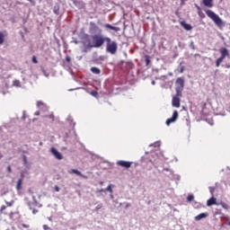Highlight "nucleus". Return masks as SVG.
I'll list each match as a JSON object with an SVG mask.
<instances>
[{"label":"nucleus","instance_id":"13","mask_svg":"<svg viewBox=\"0 0 230 230\" xmlns=\"http://www.w3.org/2000/svg\"><path fill=\"white\" fill-rule=\"evenodd\" d=\"M75 6H76L77 8H79V10H82V8H84V2L83 1H79V0H72Z\"/></svg>","mask_w":230,"mask_h":230},{"label":"nucleus","instance_id":"62","mask_svg":"<svg viewBox=\"0 0 230 230\" xmlns=\"http://www.w3.org/2000/svg\"><path fill=\"white\" fill-rule=\"evenodd\" d=\"M75 125H76V123L73 122V127H75Z\"/></svg>","mask_w":230,"mask_h":230},{"label":"nucleus","instance_id":"52","mask_svg":"<svg viewBox=\"0 0 230 230\" xmlns=\"http://www.w3.org/2000/svg\"><path fill=\"white\" fill-rule=\"evenodd\" d=\"M23 163H24V164H26V163H28V160L26 159V156H23Z\"/></svg>","mask_w":230,"mask_h":230},{"label":"nucleus","instance_id":"24","mask_svg":"<svg viewBox=\"0 0 230 230\" xmlns=\"http://www.w3.org/2000/svg\"><path fill=\"white\" fill-rule=\"evenodd\" d=\"M193 199H195V196H193V194H190V195H189V196L187 197V200H188L189 202H191V201L193 200Z\"/></svg>","mask_w":230,"mask_h":230},{"label":"nucleus","instance_id":"12","mask_svg":"<svg viewBox=\"0 0 230 230\" xmlns=\"http://www.w3.org/2000/svg\"><path fill=\"white\" fill-rule=\"evenodd\" d=\"M167 177H170L172 181H181V175L173 173V171H171V174H168Z\"/></svg>","mask_w":230,"mask_h":230},{"label":"nucleus","instance_id":"31","mask_svg":"<svg viewBox=\"0 0 230 230\" xmlns=\"http://www.w3.org/2000/svg\"><path fill=\"white\" fill-rule=\"evenodd\" d=\"M222 208H224V209H229V206L226 203H221Z\"/></svg>","mask_w":230,"mask_h":230},{"label":"nucleus","instance_id":"48","mask_svg":"<svg viewBox=\"0 0 230 230\" xmlns=\"http://www.w3.org/2000/svg\"><path fill=\"white\" fill-rule=\"evenodd\" d=\"M4 209H6V206L4 205V206L1 207L0 211H4Z\"/></svg>","mask_w":230,"mask_h":230},{"label":"nucleus","instance_id":"35","mask_svg":"<svg viewBox=\"0 0 230 230\" xmlns=\"http://www.w3.org/2000/svg\"><path fill=\"white\" fill-rule=\"evenodd\" d=\"M66 120H68L70 122V125H71V123H73V118L71 116H68L66 118Z\"/></svg>","mask_w":230,"mask_h":230},{"label":"nucleus","instance_id":"7","mask_svg":"<svg viewBox=\"0 0 230 230\" xmlns=\"http://www.w3.org/2000/svg\"><path fill=\"white\" fill-rule=\"evenodd\" d=\"M117 164L119 166H121L122 168H130L132 166V162H127V161H123V160H119L117 162Z\"/></svg>","mask_w":230,"mask_h":230},{"label":"nucleus","instance_id":"30","mask_svg":"<svg viewBox=\"0 0 230 230\" xmlns=\"http://www.w3.org/2000/svg\"><path fill=\"white\" fill-rule=\"evenodd\" d=\"M150 64V58L148 56H146V66H149Z\"/></svg>","mask_w":230,"mask_h":230},{"label":"nucleus","instance_id":"5","mask_svg":"<svg viewBox=\"0 0 230 230\" xmlns=\"http://www.w3.org/2000/svg\"><path fill=\"white\" fill-rule=\"evenodd\" d=\"M181 98H182V95H178L177 93H175L172 100V107H175L176 109H179V107H181Z\"/></svg>","mask_w":230,"mask_h":230},{"label":"nucleus","instance_id":"40","mask_svg":"<svg viewBox=\"0 0 230 230\" xmlns=\"http://www.w3.org/2000/svg\"><path fill=\"white\" fill-rule=\"evenodd\" d=\"M32 200H33L34 204H36V206H37L38 202H37V198H35V196H32Z\"/></svg>","mask_w":230,"mask_h":230},{"label":"nucleus","instance_id":"20","mask_svg":"<svg viewBox=\"0 0 230 230\" xmlns=\"http://www.w3.org/2000/svg\"><path fill=\"white\" fill-rule=\"evenodd\" d=\"M225 58H222V56H220L216 61V67H220V65L224 62Z\"/></svg>","mask_w":230,"mask_h":230},{"label":"nucleus","instance_id":"58","mask_svg":"<svg viewBox=\"0 0 230 230\" xmlns=\"http://www.w3.org/2000/svg\"><path fill=\"white\" fill-rule=\"evenodd\" d=\"M48 219L49 220V222H53V219H51V217H48Z\"/></svg>","mask_w":230,"mask_h":230},{"label":"nucleus","instance_id":"47","mask_svg":"<svg viewBox=\"0 0 230 230\" xmlns=\"http://www.w3.org/2000/svg\"><path fill=\"white\" fill-rule=\"evenodd\" d=\"M55 191H60V187L59 186H55Z\"/></svg>","mask_w":230,"mask_h":230},{"label":"nucleus","instance_id":"29","mask_svg":"<svg viewBox=\"0 0 230 230\" xmlns=\"http://www.w3.org/2000/svg\"><path fill=\"white\" fill-rule=\"evenodd\" d=\"M102 208H103L102 204H99L95 207V211H99V209H102Z\"/></svg>","mask_w":230,"mask_h":230},{"label":"nucleus","instance_id":"64","mask_svg":"<svg viewBox=\"0 0 230 230\" xmlns=\"http://www.w3.org/2000/svg\"><path fill=\"white\" fill-rule=\"evenodd\" d=\"M228 226H230V221H229V223H228Z\"/></svg>","mask_w":230,"mask_h":230},{"label":"nucleus","instance_id":"26","mask_svg":"<svg viewBox=\"0 0 230 230\" xmlns=\"http://www.w3.org/2000/svg\"><path fill=\"white\" fill-rule=\"evenodd\" d=\"M105 191H110V193H112V185H108V187L105 189Z\"/></svg>","mask_w":230,"mask_h":230},{"label":"nucleus","instance_id":"33","mask_svg":"<svg viewBox=\"0 0 230 230\" xmlns=\"http://www.w3.org/2000/svg\"><path fill=\"white\" fill-rule=\"evenodd\" d=\"M44 230H51V227H49L48 225H43Z\"/></svg>","mask_w":230,"mask_h":230},{"label":"nucleus","instance_id":"18","mask_svg":"<svg viewBox=\"0 0 230 230\" xmlns=\"http://www.w3.org/2000/svg\"><path fill=\"white\" fill-rule=\"evenodd\" d=\"M213 0H203V4L208 8L213 7Z\"/></svg>","mask_w":230,"mask_h":230},{"label":"nucleus","instance_id":"2","mask_svg":"<svg viewBox=\"0 0 230 230\" xmlns=\"http://www.w3.org/2000/svg\"><path fill=\"white\" fill-rule=\"evenodd\" d=\"M106 52L110 55H116L118 53V42L113 41L111 38L106 40Z\"/></svg>","mask_w":230,"mask_h":230},{"label":"nucleus","instance_id":"10","mask_svg":"<svg viewBox=\"0 0 230 230\" xmlns=\"http://www.w3.org/2000/svg\"><path fill=\"white\" fill-rule=\"evenodd\" d=\"M220 57L223 58H226V57H229V50H227L226 48H221L219 49Z\"/></svg>","mask_w":230,"mask_h":230},{"label":"nucleus","instance_id":"56","mask_svg":"<svg viewBox=\"0 0 230 230\" xmlns=\"http://www.w3.org/2000/svg\"><path fill=\"white\" fill-rule=\"evenodd\" d=\"M152 85H155V81L151 82Z\"/></svg>","mask_w":230,"mask_h":230},{"label":"nucleus","instance_id":"63","mask_svg":"<svg viewBox=\"0 0 230 230\" xmlns=\"http://www.w3.org/2000/svg\"><path fill=\"white\" fill-rule=\"evenodd\" d=\"M0 159H3V155H0Z\"/></svg>","mask_w":230,"mask_h":230},{"label":"nucleus","instance_id":"51","mask_svg":"<svg viewBox=\"0 0 230 230\" xmlns=\"http://www.w3.org/2000/svg\"><path fill=\"white\" fill-rule=\"evenodd\" d=\"M48 118H49L50 119H55V116L53 114L49 115Z\"/></svg>","mask_w":230,"mask_h":230},{"label":"nucleus","instance_id":"46","mask_svg":"<svg viewBox=\"0 0 230 230\" xmlns=\"http://www.w3.org/2000/svg\"><path fill=\"white\" fill-rule=\"evenodd\" d=\"M27 1H29V3H31V4L35 5V1L34 0H27Z\"/></svg>","mask_w":230,"mask_h":230},{"label":"nucleus","instance_id":"9","mask_svg":"<svg viewBox=\"0 0 230 230\" xmlns=\"http://www.w3.org/2000/svg\"><path fill=\"white\" fill-rule=\"evenodd\" d=\"M37 107L38 109H40V111H42L43 112H46V111H48V106L40 101L37 102Z\"/></svg>","mask_w":230,"mask_h":230},{"label":"nucleus","instance_id":"36","mask_svg":"<svg viewBox=\"0 0 230 230\" xmlns=\"http://www.w3.org/2000/svg\"><path fill=\"white\" fill-rule=\"evenodd\" d=\"M222 67H226V69H230V64L222 65Z\"/></svg>","mask_w":230,"mask_h":230},{"label":"nucleus","instance_id":"34","mask_svg":"<svg viewBox=\"0 0 230 230\" xmlns=\"http://www.w3.org/2000/svg\"><path fill=\"white\" fill-rule=\"evenodd\" d=\"M209 192L211 193V195H213V193H215V188L209 187Z\"/></svg>","mask_w":230,"mask_h":230},{"label":"nucleus","instance_id":"8","mask_svg":"<svg viewBox=\"0 0 230 230\" xmlns=\"http://www.w3.org/2000/svg\"><path fill=\"white\" fill-rule=\"evenodd\" d=\"M50 153L58 161L62 160V154H60V152H58V150H57V148H55V147L50 148Z\"/></svg>","mask_w":230,"mask_h":230},{"label":"nucleus","instance_id":"23","mask_svg":"<svg viewBox=\"0 0 230 230\" xmlns=\"http://www.w3.org/2000/svg\"><path fill=\"white\" fill-rule=\"evenodd\" d=\"M4 34L3 32H0V45L4 44Z\"/></svg>","mask_w":230,"mask_h":230},{"label":"nucleus","instance_id":"61","mask_svg":"<svg viewBox=\"0 0 230 230\" xmlns=\"http://www.w3.org/2000/svg\"><path fill=\"white\" fill-rule=\"evenodd\" d=\"M22 226H23V227H28V226H26V225H22Z\"/></svg>","mask_w":230,"mask_h":230},{"label":"nucleus","instance_id":"55","mask_svg":"<svg viewBox=\"0 0 230 230\" xmlns=\"http://www.w3.org/2000/svg\"><path fill=\"white\" fill-rule=\"evenodd\" d=\"M181 4H184V3H186V1L188 0H181Z\"/></svg>","mask_w":230,"mask_h":230},{"label":"nucleus","instance_id":"54","mask_svg":"<svg viewBox=\"0 0 230 230\" xmlns=\"http://www.w3.org/2000/svg\"><path fill=\"white\" fill-rule=\"evenodd\" d=\"M100 193H102L103 191H106L105 189H101L100 190Z\"/></svg>","mask_w":230,"mask_h":230},{"label":"nucleus","instance_id":"28","mask_svg":"<svg viewBox=\"0 0 230 230\" xmlns=\"http://www.w3.org/2000/svg\"><path fill=\"white\" fill-rule=\"evenodd\" d=\"M90 94H91L92 96H93L94 98H96V96H98V92H96V91H92V92L90 93Z\"/></svg>","mask_w":230,"mask_h":230},{"label":"nucleus","instance_id":"50","mask_svg":"<svg viewBox=\"0 0 230 230\" xmlns=\"http://www.w3.org/2000/svg\"><path fill=\"white\" fill-rule=\"evenodd\" d=\"M34 116H40V111H36L35 113H34Z\"/></svg>","mask_w":230,"mask_h":230},{"label":"nucleus","instance_id":"21","mask_svg":"<svg viewBox=\"0 0 230 230\" xmlns=\"http://www.w3.org/2000/svg\"><path fill=\"white\" fill-rule=\"evenodd\" d=\"M69 173H75V175H78L79 177H84V174L76 169H72Z\"/></svg>","mask_w":230,"mask_h":230},{"label":"nucleus","instance_id":"49","mask_svg":"<svg viewBox=\"0 0 230 230\" xmlns=\"http://www.w3.org/2000/svg\"><path fill=\"white\" fill-rule=\"evenodd\" d=\"M22 119H26V111H23V115H22Z\"/></svg>","mask_w":230,"mask_h":230},{"label":"nucleus","instance_id":"37","mask_svg":"<svg viewBox=\"0 0 230 230\" xmlns=\"http://www.w3.org/2000/svg\"><path fill=\"white\" fill-rule=\"evenodd\" d=\"M32 215H37L39 213L38 209L32 208Z\"/></svg>","mask_w":230,"mask_h":230},{"label":"nucleus","instance_id":"43","mask_svg":"<svg viewBox=\"0 0 230 230\" xmlns=\"http://www.w3.org/2000/svg\"><path fill=\"white\" fill-rule=\"evenodd\" d=\"M7 172H8L9 173H12V166L9 165V166L7 167Z\"/></svg>","mask_w":230,"mask_h":230},{"label":"nucleus","instance_id":"4","mask_svg":"<svg viewBox=\"0 0 230 230\" xmlns=\"http://www.w3.org/2000/svg\"><path fill=\"white\" fill-rule=\"evenodd\" d=\"M206 13H207L208 17H209L211 20H213V22H215V24H217V26L224 25V22L222 21L220 16H218V14L215 13V12H213L211 10H208L206 12Z\"/></svg>","mask_w":230,"mask_h":230},{"label":"nucleus","instance_id":"41","mask_svg":"<svg viewBox=\"0 0 230 230\" xmlns=\"http://www.w3.org/2000/svg\"><path fill=\"white\" fill-rule=\"evenodd\" d=\"M190 47L192 48V49H195V44L193 41L190 42Z\"/></svg>","mask_w":230,"mask_h":230},{"label":"nucleus","instance_id":"17","mask_svg":"<svg viewBox=\"0 0 230 230\" xmlns=\"http://www.w3.org/2000/svg\"><path fill=\"white\" fill-rule=\"evenodd\" d=\"M215 204H217V199H215L214 197L210 198L208 201H207V206H215Z\"/></svg>","mask_w":230,"mask_h":230},{"label":"nucleus","instance_id":"60","mask_svg":"<svg viewBox=\"0 0 230 230\" xmlns=\"http://www.w3.org/2000/svg\"><path fill=\"white\" fill-rule=\"evenodd\" d=\"M196 8H198V10H200V7L197 4H196Z\"/></svg>","mask_w":230,"mask_h":230},{"label":"nucleus","instance_id":"15","mask_svg":"<svg viewBox=\"0 0 230 230\" xmlns=\"http://www.w3.org/2000/svg\"><path fill=\"white\" fill-rule=\"evenodd\" d=\"M104 28L107 30H112L113 31H119V27H114L109 23L104 24Z\"/></svg>","mask_w":230,"mask_h":230},{"label":"nucleus","instance_id":"25","mask_svg":"<svg viewBox=\"0 0 230 230\" xmlns=\"http://www.w3.org/2000/svg\"><path fill=\"white\" fill-rule=\"evenodd\" d=\"M13 85L15 87H21V82L19 80H15V81H13Z\"/></svg>","mask_w":230,"mask_h":230},{"label":"nucleus","instance_id":"27","mask_svg":"<svg viewBox=\"0 0 230 230\" xmlns=\"http://www.w3.org/2000/svg\"><path fill=\"white\" fill-rule=\"evenodd\" d=\"M150 146H155V147L161 146V142L159 141L155 142L154 144H151Z\"/></svg>","mask_w":230,"mask_h":230},{"label":"nucleus","instance_id":"16","mask_svg":"<svg viewBox=\"0 0 230 230\" xmlns=\"http://www.w3.org/2000/svg\"><path fill=\"white\" fill-rule=\"evenodd\" d=\"M53 12L55 15H60V5L58 4H56L53 7Z\"/></svg>","mask_w":230,"mask_h":230},{"label":"nucleus","instance_id":"39","mask_svg":"<svg viewBox=\"0 0 230 230\" xmlns=\"http://www.w3.org/2000/svg\"><path fill=\"white\" fill-rule=\"evenodd\" d=\"M125 204H126V206H125V209H128V208H130V203L126 202Z\"/></svg>","mask_w":230,"mask_h":230},{"label":"nucleus","instance_id":"42","mask_svg":"<svg viewBox=\"0 0 230 230\" xmlns=\"http://www.w3.org/2000/svg\"><path fill=\"white\" fill-rule=\"evenodd\" d=\"M164 172H169V173H171L172 170L170 168H164Z\"/></svg>","mask_w":230,"mask_h":230},{"label":"nucleus","instance_id":"32","mask_svg":"<svg viewBox=\"0 0 230 230\" xmlns=\"http://www.w3.org/2000/svg\"><path fill=\"white\" fill-rule=\"evenodd\" d=\"M32 62L33 64H39V61L37 60V57L35 56L32 57Z\"/></svg>","mask_w":230,"mask_h":230},{"label":"nucleus","instance_id":"59","mask_svg":"<svg viewBox=\"0 0 230 230\" xmlns=\"http://www.w3.org/2000/svg\"><path fill=\"white\" fill-rule=\"evenodd\" d=\"M111 199H114V195L111 194L110 195Z\"/></svg>","mask_w":230,"mask_h":230},{"label":"nucleus","instance_id":"22","mask_svg":"<svg viewBox=\"0 0 230 230\" xmlns=\"http://www.w3.org/2000/svg\"><path fill=\"white\" fill-rule=\"evenodd\" d=\"M91 71L93 73V75H100V73H102V70L96 66L91 67Z\"/></svg>","mask_w":230,"mask_h":230},{"label":"nucleus","instance_id":"44","mask_svg":"<svg viewBox=\"0 0 230 230\" xmlns=\"http://www.w3.org/2000/svg\"><path fill=\"white\" fill-rule=\"evenodd\" d=\"M6 205H7L9 208H12V206H13V202H6Z\"/></svg>","mask_w":230,"mask_h":230},{"label":"nucleus","instance_id":"3","mask_svg":"<svg viewBox=\"0 0 230 230\" xmlns=\"http://www.w3.org/2000/svg\"><path fill=\"white\" fill-rule=\"evenodd\" d=\"M184 91V77H178L175 81V93L178 96H182Z\"/></svg>","mask_w":230,"mask_h":230},{"label":"nucleus","instance_id":"53","mask_svg":"<svg viewBox=\"0 0 230 230\" xmlns=\"http://www.w3.org/2000/svg\"><path fill=\"white\" fill-rule=\"evenodd\" d=\"M180 73H184V66H181V67Z\"/></svg>","mask_w":230,"mask_h":230},{"label":"nucleus","instance_id":"1","mask_svg":"<svg viewBox=\"0 0 230 230\" xmlns=\"http://www.w3.org/2000/svg\"><path fill=\"white\" fill-rule=\"evenodd\" d=\"M90 33H92V35L84 34L82 36L81 44L84 46L83 53H87V51H91L93 48L97 49L102 48L109 38L103 36V34H102V29L93 22H90Z\"/></svg>","mask_w":230,"mask_h":230},{"label":"nucleus","instance_id":"57","mask_svg":"<svg viewBox=\"0 0 230 230\" xmlns=\"http://www.w3.org/2000/svg\"><path fill=\"white\" fill-rule=\"evenodd\" d=\"M74 44H78V40H74Z\"/></svg>","mask_w":230,"mask_h":230},{"label":"nucleus","instance_id":"45","mask_svg":"<svg viewBox=\"0 0 230 230\" xmlns=\"http://www.w3.org/2000/svg\"><path fill=\"white\" fill-rule=\"evenodd\" d=\"M27 204H28L29 209H32L33 208H31V205H32L31 202L29 201Z\"/></svg>","mask_w":230,"mask_h":230},{"label":"nucleus","instance_id":"19","mask_svg":"<svg viewBox=\"0 0 230 230\" xmlns=\"http://www.w3.org/2000/svg\"><path fill=\"white\" fill-rule=\"evenodd\" d=\"M16 190L17 191H20V190H22V178L18 180L16 184Z\"/></svg>","mask_w":230,"mask_h":230},{"label":"nucleus","instance_id":"11","mask_svg":"<svg viewBox=\"0 0 230 230\" xmlns=\"http://www.w3.org/2000/svg\"><path fill=\"white\" fill-rule=\"evenodd\" d=\"M208 212L199 214L198 216H196L194 217V220H196V222H199V221L202 220L203 218H208Z\"/></svg>","mask_w":230,"mask_h":230},{"label":"nucleus","instance_id":"38","mask_svg":"<svg viewBox=\"0 0 230 230\" xmlns=\"http://www.w3.org/2000/svg\"><path fill=\"white\" fill-rule=\"evenodd\" d=\"M66 61L68 62V63L71 62V57L66 56Z\"/></svg>","mask_w":230,"mask_h":230},{"label":"nucleus","instance_id":"14","mask_svg":"<svg viewBox=\"0 0 230 230\" xmlns=\"http://www.w3.org/2000/svg\"><path fill=\"white\" fill-rule=\"evenodd\" d=\"M181 25L182 28H184V30H186L187 31H190L192 30V28H193V27H191V24L186 23V22H181Z\"/></svg>","mask_w":230,"mask_h":230},{"label":"nucleus","instance_id":"6","mask_svg":"<svg viewBox=\"0 0 230 230\" xmlns=\"http://www.w3.org/2000/svg\"><path fill=\"white\" fill-rule=\"evenodd\" d=\"M177 118H179V112L177 111H174L172 118L167 119L165 122L167 127H170L171 123H174V121H177Z\"/></svg>","mask_w":230,"mask_h":230}]
</instances>
